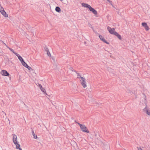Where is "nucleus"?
<instances>
[{
	"mask_svg": "<svg viewBox=\"0 0 150 150\" xmlns=\"http://www.w3.org/2000/svg\"><path fill=\"white\" fill-rule=\"evenodd\" d=\"M13 53H14V52H15L13 50V49L8 47L7 46H6Z\"/></svg>",
	"mask_w": 150,
	"mask_h": 150,
	"instance_id": "obj_19",
	"label": "nucleus"
},
{
	"mask_svg": "<svg viewBox=\"0 0 150 150\" xmlns=\"http://www.w3.org/2000/svg\"><path fill=\"white\" fill-rule=\"evenodd\" d=\"M14 54L16 55L17 57H18L19 56H20V55L18 54L17 53H16V52H14Z\"/></svg>",
	"mask_w": 150,
	"mask_h": 150,
	"instance_id": "obj_22",
	"label": "nucleus"
},
{
	"mask_svg": "<svg viewBox=\"0 0 150 150\" xmlns=\"http://www.w3.org/2000/svg\"><path fill=\"white\" fill-rule=\"evenodd\" d=\"M81 130L83 132H86L87 133H89V131L87 129V127L84 125H83V126H82V127H81Z\"/></svg>",
	"mask_w": 150,
	"mask_h": 150,
	"instance_id": "obj_2",
	"label": "nucleus"
},
{
	"mask_svg": "<svg viewBox=\"0 0 150 150\" xmlns=\"http://www.w3.org/2000/svg\"><path fill=\"white\" fill-rule=\"evenodd\" d=\"M47 52V55L49 56H51V54H50V52L49 51H48Z\"/></svg>",
	"mask_w": 150,
	"mask_h": 150,
	"instance_id": "obj_24",
	"label": "nucleus"
},
{
	"mask_svg": "<svg viewBox=\"0 0 150 150\" xmlns=\"http://www.w3.org/2000/svg\"><path fill=\"white\" fill-rule=\"evenodd\" d=\"M32 134L33 135V138L34 139H36L38 138L37 136L36 135H35V134L34 132V131L33 129L32 130Z\"/></svg>",
	"mask_w": 150,
	"mask_h": 150,
	"instance_id": "obj_13",
	"label": "nucleus"
},
{
	"mask_svg": "<svg viewBox=\"0 0 150 150\" xmlns=\"http://www.w3.org/2000/svg\"><path fill=\"white\" fill-rule=\"evenodd\" d=\"M14 54L16 55L17 57H18L19 56H20V55L18 54L17 53H16V52H14Z\"/></svg>",
	"mask_w": 150,
	"mask_h": 150,
	"instance_id": "obj_23",
	"label": "nucleus"
},
{
	"mask_svg": "<svg viewBox=\"0 0 150 150\" xmlns=\"http://www.w3.org/2000/svg\"><path fill=\"white\" fill-rule=\"evenodd\" d=\"M109 3L110 4H111L113 7L114 6H113V5L112 4V1L110 0H107Z\"/></svg>",
	"mask_w": 150,
	"mask_h": 150,
	"instance_id": "obj_26",
	"label": "nucleus"
},
{
	"mask_svg": "<svg viewBox=\"0 0 150 150\" xmlns=\"http://www.w3.org/2000/svg\"><path fill=\"white\" fill-rule=\"evenodd\" d=\"M2 112H3L5 114V115H6V113H5V112H4L3 111H2Z\"/></svg>",
	"mask_w": 150,
	"mask_h": 150,
	"instance_id": "obj_33",
	"label": "nucleus"
},
{
	"mask_svg": "<svg viewBox=\"0 0 150 150\" xmlns=\"http://www.w3.org/2000/svg\"><path fill=\"white\" fill-rule=\"evenodd\" d=\"M76 74H77V76H78L77 78H80V76H81L79 75V73H78L76 71Z\"/></svg>",
	"mask_w": 150,
	"mask_h": 150,
	"instance_id": "obj_25",
	"label": "nucleus"
},
{
	"mask_svg": "<svg viewBox=\"0 0 150 150\" xmlns=\"http://www.w3.org/2000/svg\"><path fill=\"white\" fill-rule=\"evenodd\" d=\"M45 50L46 51V52H47L48 51H49V50L48 49V48L46 47H45Z\"/></svg>",
	"mask_w": 150,
	"mask_h": 150,
	"instance_id": "obj_29",
	"label": "nucleus"
},
{
	"mask_svg": "<svg viewBox=\"0 0 150 150\" xmlns=\"http://www.w3.org/2000/svg\"><path fill=\"white\" fill-rule=\"evenodd\" d=\"M81 5L83 6L84 7H85L86 8H88L89 9V8L91 7V6L89 4H87L85 3H82Z\"/></svg>",
	"mask_w": 150,
	"mask_h": 150,
	"instance_id": "obj_10",
	"label": "nucleus"
},
{
	"mask_svg": "<svg viewBox=\"0 0 150 150\" xmlns=\"http://www.w3.org/2000/svg\"><path fill=\"white\" fill-rule=\"evenodd\" d=\"M82 81V82L86 83V82L85 80V79H83V80Z\"/></svg>",
	"mask_w": 150,
	"mask_h": 150,
	"instance_id": "obj_31",
	"label": "nucleus"
},
{
	"mask_svg": "<svg viewBox=\"0 0 150 150\" xmlns=\"http://www.w3.org/2000/svg\"><path fill=\"white\" fill-rule=\"evenodd\" d=\"M75 122H76V123H77V122H76V120H75Z\"/></svg>",
	"mask_w": 150,
	"mask_h": 150,
	"instance_id": "obj_36",
	"label": "nucleus"
},
{
	"mask_svg": "<svg viewBox=\"0 0 150 150\" xmlns=\"http://www.w3.org/2000/svg\"><path fill=\"white\" fill-rule=\"evenodd\" d=\"M142 25L144 27H145L147 25V23L145 22L142 23Z\"/></svg>",
	"mask_w": 150,
	"mask_h": 150,
	"instance_id": "obj_18",
	"label": "nucleus"
},
{
	"mask_svg": "<svg viewBox=\"0 0 150 150\" xmlns=\"http://www.w3.org/2000/svg\"><path fill=\"white\" fill-rule=\"evenodd\" d=\"M39 87H40V88L41 90V91L44 93L46 95H47V94L46 93V91L45 89L42 87V85L41 84H40L38 85Z\"/></svg>",
	"mask_w": 150,
	"mask_h": 150,
	"instance_id": "obj_9",
	"label": "nucleus"
},
{
	"mask_svg": "<svg viewBox=\"0 0 150 150\" xmlns=\"http://www.w3.org/2000/svg\"><path fill=\"white\" fill-rule=\"evenodd\" d=\"M86 83L81 82V84L83 86V88H85L86 87Z\"/></svg>",
	"mask_w": 150,
	"mask_h": 150,
	"instance_id": "obj_17",
	"label": "nucleus"
},
{
	"mask_svg": "<svg viewBox=\"0 0 150 150\" xmlns=\"http://www.w3.org/2000/svg\"><path fill=\"white\" fill-rule=\"evenodd\" d=\"M138 149V150H143L140 147H139V148Z\"/></svg>",
	"mask_w": 150,
	"mask_h": 150,
	"instance_id": "obj_32",
	"label": "nucleus"
},
{
	"mask_svg": "<svg viewBox=\"0 0 150 150\" xmlns=\"http://www.w3.org/2000/svg\"><path fill=\"white\" fill-rule=\"evenodd\" d=\"M18 59L21 61V63H23L24 61L22 57L20 56L18 57Z\"/></svg>",
	"mask_w": 150,
	"mask_h": 150,
	"instance_id": "obj_14",
	"label": "nucleus"
},
{
	"mask_svg": "<svg viewBox=\"0 0 150 150\" xmlns=\"http://www.w3.org/2000/svg\"><path fill=\"white\" fill-rule=\"evenodd\" d=\"M22 64L23 66L27 68L29 70H33L30 67H29L25 61L22 63Z\"/></svg>",
	"mask_w": 150,
	"mask_h": 150,
	"instance_id": "obj_6",
	"label": "nucleus"
},
{
	"mask_svg": "<svg viewBox=\"0 0 150 150\" xmlns=\"http://www.w3.org/2000/svg\"><path fill=\"white\" fill-rule=\"evenodd\" d=\"M0 12H1V14L5 17H8V14L4 11L3 7H1V8Z\"/></svg>",
	"mask_w": 150,
	"mask_h": 150,
	"instance_id": "obj_3",
	"label": "nucleus"
},
{
	"mask_svg": "<svg viewBox=\"0 0 150 150\" xmlns=\"http://www.w3.org/2000/svg\"><path fill=\"white\" fill-rule=\"evenodd\" d=\"M91 28H92V29L93 30V27H91Z\"/></svg>",
	"mask_w": 150,
	"mask_h": 150,
	"instance_id": "obj_35",
	"label": "nucleus"
},
{
	"mask_svg": "<svg viewBox=\"0 0 150 150\" xmlns=\"http://www.w3.org/2000/svg\"><path fill=\"white\" fill-rule=\"evenodd\" d=\"M89 25L91 26V25L90 24H89Z\"/></svg>",
	"mask_w": 150,
	"mask_h": 150,
	"instance_id": "obj_37",
	"label": "nucleus"
},
{
	"mask_svg": "<svg viewBox=\"0 0 150 150\" xmlns=\"http://www.w3.org/2000/svg\"><path fill=\"white\" fill-rule=\"evenodd\" d=\"M15 144L16 145V149H18L21 148L20 145L18 143V142L16 144Z\"/></svg>",
	"mask_w": 150,
	"mask_h": 150,
	"instance_id": "obj_16",
	"label": "nucleus"
},
{
	"mask_svg": "<svg viewBox=\"0 0 150 150\" xmlns=\"http://www.w3.org/2000/svg\"><path fill=\"white\" fill-rule=\"evenodd\" d=\"M146 112L148 115H150V111L149 110H147Z\"/></svg>",
	"mask_w": 150,
	"mask_h": 150,
	"instance_id": "obj_21",
	"label": "nucleus"
},
{
	"mask_svg": "<svg viewBox=\"0 0 150 150\" xmlns=\"http://www.w3.org/2000/svg\"><path fill=\"white\" fill-rule=\"evenodd\" d=\"M70 70H71V71H74L75 72H76V70H74L73 68H72V67L70 68Z\"/></svg>",
	"mask_w": 150,
	"mask_h": 150,
	"instance_id": "obj_27",
	"label": "nucleus"
},
{
	"mask_svg": "<svg viewBox=\"0 0 150 150\" xmlns=\"http://www.w3.org/2000/svg\"><path fill=\"white\" fill-rule=\"evenodd\" d=\"M78 124L80 126V128H81V127H82V126H83V125L79 123H78Z\"/></svg>",
	"mask_w": 150,
	"mask_h": 150,
	"instance_id": "obj_28",
	"label": "nucleus"
},
{
	"mask_svg": "<svg viewBox=\"0 0 150 150\" xmlns=\"http://www.w3.org/2000/svg\"><path fill=\"white\" fill-rule=\"evenodd\" d=\"M13 142L14 144H16L18 142L17 140V137L16 135L15 134H13Z\"/></svg>",
	"mask_w": 150,
	"mask_h": 150,
	"instance_id": "obj_7",
	"label": "nucleus"
},
{
	"mask_svg": "<svg viewBox=\"0 0 150 150\" xmlns=\"http://www.w3.org/2000/svg\"><path fill=\"white\" fill-rule=\"evenodd\" d=\"M107 30L109 31V33L112 35H114L116 33V31H115V29L114 28H112L108 26L107 27Z\"/></svg>",
	"mask_w": 150,
	"mask_h": 150,
	"instance_id": "obj_1",
	"label": "nucleus"
},
{
	"mask_svg": "<svg viewBox=\"0 0 150 150\" xmlns=\"http://www.w3.org/2000/svg\"><path fill=\"white\" fill-rule=\"evenodd\" d=\"M55 9L56 11L58 13H60L61 11V9L59 6H56Z\"/></svg>",
	"mask_w": 150,
	"mask_h": 150,
	"instance_id": "obj_12",
	"label": "nucleus"
},
{
	"mask_svg": "<svg viewBox=\"0 0 150 150\" xmlns=\"http://www.w3.org/2000/svg\"><path fill=\"white\" fill-rule=\"evenodd\" d=\"M63 3L65 4H67L68 2L67 0H60Z\"/></svg>",
	"mask_w": 150,
	"mask_h": 150,
	"instance_id": "obj_15",
	"label": "nucleus"
},
{
	"mask_svg": "<svg viewBox=\"0 0 150 150\" xmlns=\"http://www.w3.org/2000/svg\"><path fill=\"white\" fill-rule=\"evenodd\" d=\"M19 149V150H22V149H21V148H20L19 149Z\"/></svg>",
	"mask_w": 150,
	"mask_h": 150,
	"instance_id": "obj_34",
	"label": "nucleus"
},
{
	"mask_svg": "<svg viewBox=\"0 0 150 150\" xmlns=\"http://www.w3.org/2000/svg\"><path fill=\"white\" fill-rule=\"evenodd\" d=\"M144 28L147 31L149 30V27L147 25L144 27Z\"/></svg>",
	"mask_w": 150,
	"mask_h": 150,
	"instance_id": "obj_20",
	"label": "nucleus"
},
{
	"mask_svg": "<svg viewBox=\"0 0 150 150\" xmlns=\"http://www.w3.org/2000/svg\"><path fill=\"white\" fill-rule=\"evenodd\" d=\"M120 40L122 39V37L119 34H118L116 32L114 34Z\"/></svg>",
	"mask_w": 150,
	"mask_h": 150,
	"instance_id": "obj_11",
	"label": "nucleus"
},
{
	"mask_svg": "<svg viewBox=\"0 0 150 150\" xmlns=\"http://www.w3.org/2000/svg\"><path fill=\"white\" fill-rule=\"evenodd\" d=\"M99 37L100 39V40H102L103 42L106 43V44H109V42H108L103 37L102 35H100L99 34Z\"/></svg>",
	"mask_w": 150,
	"mask_h": 150,
	"instance_id": "obj_5",
	"label": "nucleus"
},
{
	"mask_svg": "<svg viewBox=\"0 0 150 150\" xmlns=\"http://www.w3.org/2000/svg\"><path fill=\"white\" fill-rule=\"evenodd\" d=\"M80 78L81 79H82V81L83 80V79H85V78H83V77H81V76H80Z\"/></svg>",
	"mask_w": 150,
	"mask_h": 150,
	"instance_id": "obj_30",
	"label": "nucleus"
},
{
	"mask_svg": "<svg viewBox=\"0 0 150 150\" xmlns=\"http://www.w3.org/2000/svg\"><path fill=\"white\" fill-rule=\"evenodd\" d=\"M89 9L90 11L92 12V13L95 15H97V11L91 6L90 8H89Z\"/></svg>",
	"mask_w": 150,
	"mask_h": 150,
	"instance_id": "obj_8",
	"label": "nucleus"
},
{
	"mask_svg": "<svg viewBox=\"0 0 150 150\" xmlns=\"http://www.w3.org/2000/svg\"><path fill=\"white\" fill-rule=\"evenodd\" d=\"M1 73L3 76H9L10 75V74L9 73L7 72L6 70H2Z\"/></svg>",
	"mask_w": 150,
	"mask_h": 150,
	"instance_id": "obj_4",
	"label": "nucleus"
}]
</instances>
